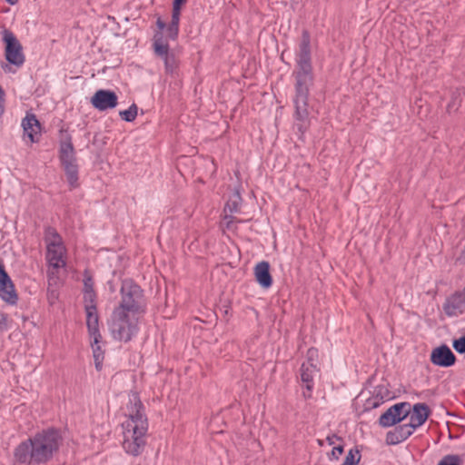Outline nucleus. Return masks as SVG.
<instances>
[{"mask_svg": "<svg viewBox=\"0 0 465 465\" xmlns=\"http://www.w3.org/2000/svg\"><path fill=\"white\" fill-rule=\"evenodd\" d=\"M335 440H339V441H343V438L339 436V435H337L336 433L328 435L326 437V441L328 442L329 445H333Z\"/></svg>", "mask_w": 465, "mask_h": 465, "instance_id": "39", "label": "nucleus"}, {"mask_svg": "<svg viewBox=\"0 0 465 465\" xmlns=\"http://www.w3.org/2000/svg\"><path fill=\"white\" fill-rule=\"evenodd\" d=\"M187 2V0H173V3L179 4V5H184Z\"/></svg>", "mask_w": 465, "mask_h": 465, "instance_id": "43", "label": "nucleus"}, {"mask_svg": "<svg viewBox=\"0 0 465 465\" xmlns=\"http://www.w3.org/2000/svg\"><path fill=\"white\" fill-rule=\"evenodd\" d=\"M138 107L135 104H133L129 106L128 109L120 111L119 115L122 120L125 122H133L135 120L137 116Z\"/></svg>", "mask_w": 465, "mask_h": 465, "instance_id": "27", "label": "nucleus"}, {"mask_svg": "<svg viewBox=\"0 0 465 465\" xmlns=\"http://www.w3.org/2000/svg\"><path fill=\"white\" fill-rule=\"evenodd\" d=\"M156 25H157V27H158V30H157L156 32H162V33H163V29H165V28L167 29V26H168V25H166L165 22H163V21L162 20V18H161V17H158V18H157V20H156Z\"/></svg>", "mask_w": 465, "mask_h": 465, "instance_id": "40", "label": "nucleus"}, {"mask_svg": "<svg viewBox=\"0 0 465 465\" xmlns=\"http://www.w3.org/2000/svg\"><path fill=\"white\" fill-rule=\"evenodd\" d=\"M93 350V357L94 361V366L97 371H102L103 361L104 359V351L102 350L101 345L91 346Z\"/></svg>", "mask_w": 465, "mask_h": 465, "instance_id": "25", "label": "nucleus"}, {"mask_svg": "<svg viewBox=\"0 0 465 465\" xmlns=\"http://www.w3.org/2000/svg\"><path fill=\"white\" fill-rule=\"evenodd\" d=\"M44 239L46 245L59 246L63 242L62 236L59 234L57 230L53 226H46L44 232Z\"/></svg>", "mask_w": 465, "mask_h": 465, "instance_id": "22", "label": "nucleus"}, {"mask_svg": "<svg viewBox=\"0 0 465 465\" xmlns=\"http://www.w3.org/2000/svg\"><path fill=\"white\" fill-rule=\"evenodd\" d=\"M131 312L114 308L108 328L113 338L118 341L129 342L138 331V320L131 317Z\"/></svg>", "mask_w": 465, "mask_h": 465, "instance_id": "4", "label": "nucleus"}, {"mask_svg": "<svg viewBox=\"0 0 465 465\" xmlns=\"http://www.w3.org/2000/svg\"><path fill=\"white\" fill-rule=\"evenodd\" d=\"M461 105V98L460 97V93L458 91L451 93L450 101L447 104V112L451 113L452 111H458L460 106Z\"/></svg>", "mask_w": 465, "mask_h": 465, "instance_id": "29", "label": "nucleus"}, {"mask_svg": "<svg viewBox=\"0 0 465 465\" xmlns=\"http://www.w3.org/2000/svg\"><path fill=\"white\" fill-rule=\"evenodd\" d=\"M94 108L100 112L114 109L118 104V96L115 92L109 89L97 90L90 100Z\"/></svg>", "mask_w": 465, "mask_h": 465, "instance_id": "12", "label": "nucleus"}, {"mask_svg": "<svg viewBox=\"0 0 465 465\" xmlns=\"http://www.w3.org/2000/svg\"><path fill=\"white\" fill-rule=\"evenodd\" d=\"M3 42L5 44V60L17 67L25 63V55L23 54V46L15 34L9 29H4L2 32Z\"/></svg>", "mask_w": 465, "mask_h": 465, "instance_id": "8", "label": "nucleus"}, {"mask_svg": "<svg viewBox=\"0 0 465 465\" xmlns=\"http://www.w3.org/2000/svg\"><path fill=\"white\" fill-rule=\"evenodd\" d=\"M0 298L10 305H15L18 302V294L15 284L5 271L3 261L0 259Z\"/></svg>", "mask_w": 465, "mask_h": 465, "instance_id": "11", "label": "nucleus"}, {"mask_svg": "<svg viewBox=\"0 0 465 465\" xmlns=\"http://www.w3.org/2000/svg\"><path fill=\"white\" fill-rule=\"evenodd\" d=\"M5 93L3 89V87L0 85V100H5Z\"/></svg>", "mask_w": 465, "mask_h": 465, "instance_id": "42", "label": "nucleus"}, {"mask_svg": "<svg viewBox=\"0 0 465 465\" xmlns=\"http://www.w3.org/2000/svg\"><path fill=\"white\" fill-rule=\"evenodd\" d=\"M228 313H229V311H228V309H227V310H225V311H224V314H225V315H228Z\"/></svg>", "mask_w": 465, "mask_h": 465, "instance_id": "46", "label": "nucleus"}, {"mask_svg": "<svg viewBox=\"0 0 465 465\" xmlns=\"http://www.w3.org/2000/svg\"><path fill=\"white\" fill-rule=\"evenodd\" d=\"M453 349L460 354H465V333L452 341Z\"/></svg>", "mask_w": 465, "mask_h": 465, "instance_id": "32", "label": "nucleus"}, {"mask_svg": "<svg viewBox=\"0 0 465 465\" xmlns=\"http://www.w3.org/2000/svg\"><path fill=\"white\" fill-rule=\"evenodd\" d=\"M391 391L384 384H379L374 387L373 395L380 401V402H384L385 400L391 399Z\"/></svg>", "mask_w": 465, "mask_h": 465, "instance_id": "28", "label": "nucleus"}, {"mask_svg": "<svg viewBox=\"0 0 465 465\" xmlns=\"http://www.w3.org/2000/svg\"><path fill=\"white\" fill-rule=\"evenodd\" d=\"M341 465H347V464H343V463H342Z\"/></svg>", "mask_w": 465, "mask_h": 465, "instance_id": "47", "label": "nucleus"}, {"mask_svg": "<svg viewBox=\"0 0 465 465\" xmlns=\"http://www.w3.org/2000/svg\"><path fill=\"white\" fill-rule=\"evenodd\" d=\"M411 411L409 423L412 424L414 430L424 424L431 413L430 407L426 403L414 404Z\"/></svg>", "mask_w": 465, "mask_h": 465, "instance_id": "17", "label": "nucleus"}, {"mask_svg": "<svg viewBox=\"0 0 465 465\" xmlns=\"http://www.w3.org/2000/svg\"><path fill=\"white\" fill-rule=\"evenodd\" d=\"M9 5H14L17 4L18 0H5Z\"/></svg>", "mask_w": 465, "mask_h": 465, "instance_id": "44", "label": "nucleus"}, {"mask_svg": "<svg viewBox=\"0 0 465 465\" xmlns=\"http://www.w3.org/2000/svg\"><path fill=\"white\" fill-rule=\"evenodd\" d=\"M183 5L173 3L172 8V19L170 24L167 26V36L166 38L175 41L178 38L179 35V23L181 16V10Z\"/></svg>", "mask_w": 465, "mask_h": 465, "instance_id": "19", "label": "nucleus"}, {"mask_svg": "<svg viewBox=\"0 0 465 465\" xmlns=\"http://www.w3.org/2000/svg\"><path fill=\"white\" fill-rule=\"evenodd\" d=\"M167 39L164 38L163 33L154 32L153 50L154 54L163 61L165 73L173 75L178 69V60L174 53L170 50Z\"/></svg>", "mask_w": 465, "mask_h": 465, "instance_id": "7", "label": "nucleus"}, {"mask_svg": "<svg viewBox=\"0 0 465 465\" xmlns=\"http://www.w3.org/2000/svg\"><path fill=\"white\" fill-rule=\"evenodd\" d=\"M64 438L60 429L48 427L21 441L14 449V460L18 464L44 465L59 452Z\"/></svg>", "mask_w": 465, "mask_h": 465, "instance_id": "2", "label": "nucleus"}, {"mask_svg": "<svg viewBox=\"0 0 465 465\" xmlns=\"http://www.w3.org/2000/svg\"><path fill=\"white\" fill-rule=\"evenodd\" d=\"M121 302L115 308L130 312L133 316L144 313L146 302L143 290L131 278L122 281Z\"/></svg>", "mask_w": 465, "mask_h": 465, "instance_id": "5", "label": "nucleus"}, {"mask_svg": "<svg viewBox=\"0 0 465 465\" xmlns=\"http://www.w3.org/2000/svg\"><path fill=\"white\" fill-rule=\"evenodd\" d=\"M318 443H319V445H320V446H322V445H323V442H322V440H318Z\"/></svg>", "mask_w": 465, "mask_h": 465, "instance_id": "45", "label": "nucleus"}, {"mask_svg": "<svg viewBox=\"0 0 465 465\" xmlns=\"http://www.w3.org/2000/svg\"><path fill=\"white\" fill-rule=\"evenodd\" d=\"M382 403L383 402H380V401H378V399L372 394L371 397H370L369 399L366 400V401L364 403V409H365V411L376 409L379 406H381Z\"/></svg>", "mask_w": 465, "mask_h": 465, "instance_id": "36", "label": "nucleus"}, {"mask_svg": "<svg viewBox=\"0 0 465 465\" xmlns=\"http://www.w3.org/2000/svg\"><path fill=\"white\" fill-rule=\"evenodd\" d=\"M294 77L295 127L303 135L310 125L309 96L310 90L314 84V74L312 63L311 35L308 30L302 32L299 51L296 55V67L292 72Z\"/></svg>", "mask_w": 465, "mask_h": 465, "instance_id": "1", "label": "nucleus"}, {"mask_svg": "<svg viewBox=\"0 0 465 465\" xmlns=\"http://www.w3.org/2000/svg\"><path fill=\"white\" fill-rule=\"evenodd\" d=\"M88 335L90 337L91 346L100 345V343L103 342V336L101 334L100 330L89 331Z\"/></svg>", "mask_w": 465, "mask_h": 465, "instance_id": "35", "label": "nucleus"}, {"mask_svg": "<svg viewBox=\"0 0 465 465\" xmlns=\"http://www.w3.org/2000/svg\"><path fill=\"white\" fill-rule=\"evenodd\" d=\"M307 361L305 363L307 364H318V358H319V351L315 347H311L308 349L306 353Z\"/></svg>", "mask_w": 465, "mask_h": 465, "instance_id": "34", "label": "nucleus"}, {"mask_svg": "<svg viewBox=\"0 0 465 465\" xmlns=\"http://www.w3.org/2000/svg\"><path fill=\"white\" fill-rule=\"evenodd\" d=\"M65 252L66 249L64 243H61L59 246L46 245V258L50 266L54 269L64 267L66 265L64 258Z\"/></svg>", "mask_w": 465, "mask_h": 465, "instance_id": "18", "label": "nucleus"}, {"mask_svg": "<svg viewBox=\"0 0 465 465\" xmlns=\"http://www.w3.org/2000/svg\"><path fill=\"white\" fill-rule=\"evenodd\" d=\"M58 159L64 171L70 189L79 187V166L77 164L76 152L72 135L64 127L59 130Z\"/></svg>", "mask_w": 465, "mask_h": 465, "instance_id": "3", "label": "nucleus"}, {"mask_svg": "<svg viewBox=\"0 0 465 465\" xmlns=\"http://www.w3.org/2000/svg\"><path fill=\"white\" fill-rule=\"evenodd\" d=\"M270 270L271 265L267 261L258 262L253 269L255 280L263 289H269L272 285L273 280Z\"/></svg>", "mask_w": 465, "mask_h": 465, "instance_id": "16", "label": "nucleus"}, {"mask_svg": "<svg viewBox=\"0 0 465 465\" xmlns=\"http://www.w3.org/2000/svg\"><path fill=\"white\" fill-rule=\"evenodd\" d=\"M301 380L305 383V389L312 391L313 389V377L320 371L318 364H307L303 362L300 369Z\"/></svg>", "mask_w": 465, "mask_h": 465, "instance_id": "20", "label": "nucleus"}, {"mask_svg": "<svg viewBox=\"0 0 465 465\" xmlns=\"http://www.w3.org/2000/svg\"><path fill=\"white\" fill-rule=\"evenodd\" d=\"M84 312L97 311V294L96 292H84Z\"/></svg>", "mask_w": 465, "mask_h": 465, "instance_id": "23", "label": "nucleus"}, {"mask_svg": "<svg viewBox=\"0 0 465 465\" xmlns=\"http://www.w3.org/2000/svg\"><path fill=\"white\" fill-rule=\"evenodd\" d=\"M361 458V451L358 449V447H354L353 449H351L343 461V464L347 465H358Z\"/></svg>", "mask_w": 465, "mask_h": 465, "instance_id": "26", "label": "nucleus"}, {"mask_svg": "<svg viewBox=\"0 0 465 465\" xmlns=\"http://www.w3.org/2000/svg\"><path fill=\"white\" fill-rule=\"evenodd\" d=\"M411 414V403L398 402L386 410L379 418V425L382 428L395 426Z\"/></svg>", "mask_w": 465, "mask_h": 465, "instance_id": "9", "label": "nucleus"}, {"mask_svg": "<svg viewBox=\"0 0 465 465\" xmlns=\"http://www.w3.org/2000/svg\"><path fill=\"white\" fill-rule=\"evenodd\" d=\"M7 330V314L2 313L0 319V333Z\"/></svg>", "mask_w": 465, "mask_h": 465, "instance_id": "38", "label": "nucleus"}, {"mask_svg": "<svg viewBox=\"0 0 465 465\" xmlns=\"http://www.w3.org/2000/svg\"><path fill=\"white\" fill-rule=\"evenodd\" d=\"M87 332L100 330L99 329V314L97 311L85 312Z\"/></svg>", "mask_w": 465, "mask_h": 465, "instance_id": "24", "label": "nucleus"}, {"mask_svg": "<svg viewBox=\"0 0 465 465\" xmlns=\"http://www.w3.org/2000/svg\"><path fill=\"white\" fill-rule=\"evenodd\" d=\"M24 135L27 136L31 143H38L41 136V124L34 114H27L22 121Z\"/></svg>", "mask_w": 465, "mask_h": 465, "instance_id": "15", "label": "nucleus"}, {"mask_svg": "<svg viewBox=\"0 0 465 465\" xmlns=\"http://www.w3.org/2000/svg\"><path fill=\"white\" fill-rule=\"evenodd\" d=\"M126 410V415L129 420L125 422V425L123 424L124 428L135 429L138 431H147L148 420L145 414V408L137 391L130 392Z\"/></svg>", "mask_w": 465, "mask_h": 465, "instance_id": "6", "label": "nucleus"}, {"mask_svg": "<svg viewBox=\"0 0 465 465\" xmlns=\"http://www.w3.org/2000/svg\"><path fill=\"white\" fill-rule=\"evenodd\" d=\"M302 395H303L304 399H306V400L307 399H311L312 398V391H308L306 389V391H303Z\"/></svg>", "mask_w": 465, "mask_h": 465, "instance_id": "41", "label": "nucleus"}, {"mask_svg": "<svg viewBox=\"0 0 465 465\" xmlns=\"http://www.w3.org/2000/svg\"><path fill=\"white\" fill-rule=\"evenodd\" d=\"M123 448L126 453L132 456H139L144 450L146 441L145 435L147 431L137 430L135 429L124 428Z\"/></svg>", "mask_w": 465, "mask_h": 465, "instance_id": "10", "label": "nucleus"}, {"mask_svg": "<svg viewBox=\"0 0 465 465\" xmlns=\"http://www.w3.org/2000/svg\"><path fill=\"white\" fill-rule=\"evenodd\" d=\"M413 431L412 424H397L392 430L386 433L385 442L387 445H397L411 436Z\"/></svg>", "mask_w": 465, "mask_h": 465, "instance_id": "14", "label": "nucleus"}, {"mask_svg": "<svg viewBox=\"0 0 465 465\" xmlns=\"http://www.w3.org/2000/svg\"><path fill=\"white\" fill-rule=\"evenodd\" d=\"M344 452V446L343 445H338L333 447V449L331 451L330 459L338 460L339 456L341 455Z\"/></svg>", "mask_w": 465, "mask_h": 465, "instance_id": "37", "label": "nucleus"}, {"mask_svg": "<svg viewBox=\"0 0 465 465\" xmlns=\"http://www.w3.org/2000/svg\"><path fill=\"white\" fill-rule=\"evenodd\" d=\"M223 221V225L227 230H233L234 223H242V220H239L236 217H234L233 215L228 214V213H224Z\"/></svg>", "mask_w": 465, "mask_h": 465, "instance_id": "33", "label": "nucleus"}, {"mask_svg": "<svg viewBox=\"0 0 465 465\" xmlns=\"http://www.w3.org/2000/svg\"><path fill=\"white\" fill-rule=\"evenodd\" d=\"M462 459L458 454L445 455L437 465H461Z\"/></svg>", "mask_w": 465, "mask_h": 465, "instance_id": "30", "label": "nucleus"}, {"mask_svg": "<svg viewBox=\"0 0 465 465\" xmlns=\"http://www.w3.org/2000/svg\"><path fill=\"white\" fill-rule=\"evenodd\" d=\"M430 361L435 366L449 368L456 363L457 357L448 345L441 344L431 351Z\"/></svg>", "mask_w": 465, "mask_h": 465, "instance_id": "13", "label": "nucleus"}, {"mask_svg": "<svg viewBox=\"0 0 465 465\" xmlns=\"http://www.w3.org/2000/svg\"><path fill=\"white\" fill-rule=\"evenodd\" d=\"M94 279L90 273H88L87 271L84 272V290L83 292H95L94 287Z\"/></svg>", "mask_w": 465, "mask_h": 465, "instance_id": "31", "label": "nucleus"}, {"mask_svg": "<svg viewBox=\"0 0 465 465\" xmlns=\"http://www.w3.org/2000/svg\"><path fill=\"white\" fill-rule=\"evenodd\" d=\"M242 202V196L239 191H234L231 195L230 199L224 205L223 213L232 214L234 213H238L240 210V205Z\"/></svg>", "mask_w": 465, "mask_h": 465, "instance_id": "21", "label": "nucleus"}]
</instances>
